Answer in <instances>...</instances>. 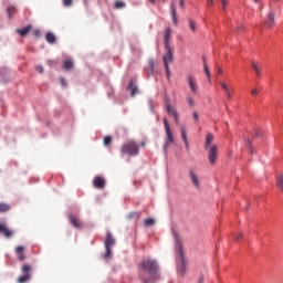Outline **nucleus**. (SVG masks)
<instances>
[{"instance_id": "nucleus-2", "label": "nucleus", "mask_w": 283, "mask_h": 283, "mask_svg": "<svg viewBox=\"0 0 283 283\" xmlns=\"http://www.w3.org/2000/svg\"><path fill=\"white\" fill-rule=\"evenodd\" d=\"M175 240L176 251L179 259V262L177 264V273L182 276L187 273V261L185 260V254L182 253V239H180L178 234H175Z\"/></svg>"}, {"instance_id": "nucleus-54", "label": "nucleus", "mask_w": 283, "mask_h": 283, "mask_svg": "<svg viewBox=\"0 0 283 283\" xmlns=\"http://www.w3.org/2000/svg\"><path fill=\"white\" fill-rule=\"evenodd\" d=\"M254 1V3H260V0H253Z\"/></svg>"}, {"instance_id": "nucleus-11", "label": "nucleus", "mask_w": 283, "mask_h": 283, "mask_svg": "<svg viewBox=\"0 0 283 283\" xmlns=\"http://www.w3.org/2000/svg\"><path fill=\"white\" fill-rule=\"evenodd\" d=\"M263 25H265V28H273L275 25V13L273 11L266 14Z\"/></svg>"}, {"instance_id": "nucleus-41", "label": "nucleus", "mask_w": 283, "mask_h": 283, "mask_svg": "<svg viewBox=\"0 0 283 283\" xmlns=\"http://www.w3.org/2000/svg\"><path fill=\"white\" fill-rule=\"evenodd\" d=\"M244 30V24H238L237 32H242Z\"/></svg>"}, {"instance_id": "nucleus-1", "label": "nucleus", "mask_w": 283, "mask_h": 283, "mask_svg": "<svg viewBox=\"0 0 283 283\" xmlns=\"http://www.w3.org/2000/svg\"><path fill=\"white\" fill-rule=\"evenodd\" d=\"M156 275H158V263L155 260L146 259L139 263V279L144 283L156 280Z\"/></svg>"}, {"instance_id": "nucleus-6", "label": "nucleus", "mask_w": 283, "mask_h": 283, "mask_svg": "<svg viewBox=\"0 0 283 283\" xmlns=\"http://www.w3.org/2000/svg\"><path fill=\"white\" fill-rule=\"evenodd\" d=\"M32 271V265L30 263H24L21 268L23 275L18 277V283H25L32 277L30 272Z\"/></svg>"}, {"instance_id": "nucleus-51", "label": "nucleus", "mask_w": 283, "mask_h": 283, "mask_svg": "<svg viewBox=\"0 0 283 283\" xmlns=\"http://www.w3.org/2000/svg\"><path fill=\"white\" fill-rule=\"evenodd\" d=\"M48 64H49V65H53V64H54V61H48Z\"/></svg>"}, {"instance_id": "nucleus-47", "label": "nucleus", "mask_w": 283, "mask_h": 283, "mask_svg": "<svg viewBox=\"0 0 283 283\" xmlns=\"http://www.w3.org/2000/svg\"><path fill=\"white\" fill-rule=\"evenodd\" d=\"M179 6H180V8H184L185 7V0H179Z\"/></svg>"}, {"instance_id": "nucleus-21", "label": "nucleus", "mask_w": 283, "mask_h": 283, "mask_svg": "<svg viewBox=\"0 0 283 283\" xmlns=\"http://www.w3.org/2000/svg\"><path fill=\"white\" fill-rule=\"evenodd\" d=\"M211 143H213V134L208 133L205 140V149H209V147H211Z\"/></svg>"}, {"instance_id": "nucleus-37", "label": "nucleus", "mask_w": 283, "mask_h": 283, "mask_svg": "<svg viewBox=\"0 0 283 283\" xmlns=\"http://www.w3.org/2000/svg\"><path fill=\"white\" fill-rule=\"evenodd\" d=\"M63 1V4L66 7V8H70V6H72L73 1L72 0H62Z\"/></svg>"}, {"instance_id": "nucleus-17", "label": "nucleus", "mask_w": 283, "mask_h": 283, "mask_svg": "<svg viewBox=\"0 0 283 283\" xmlns=\"http://www.w3.org/2000/svg\"><path fill=\"white\" fill-rule=\"evenodd\" d=\"M171 39V28L166 29L165 35H164V43L165 48H170L169 41Z\"/></svg>"}, {"instance_id": "nucleus-48", "label": "nucleus", "mask_w": 283, "mask_h": 283, "mask_svg": "<svg viewBox=\"0 0 283 283\" xmlns=\"http://www.w3.org/2000/svg\"><path fill=\"white\" fill-rule=\"evenodd\" d=\"M208 1V6H213V0H207Z\"/></svg>"}, {"instance_id": "nucleus-22", "label": "nucleus", "mask_w": 283, "mask_h": 283, "mask_svg": "<svg viewBox=\"0 0 283 283\" xmlns=\"http://www.w3.org/2000/svg\"><path fill=\"white\" fill-rule=\"evenodd\" d=\"M154 60L148 61V66L146 67L147 76H153L154 74Z\"/></svg>"}, {"instance_id": "nucleus-30", "label": "nucleus", "mask_w": 283, "mask_h": 283, "mask_svg": "<svg viewBox=\"0 0 283 283\" xmlns=\"http://www.w3.org/2000/svg\"><path fill=\"white\" fill-rule=\"evenodd\" d=\"M126 6L127 4L123 1H115V3H114L115 10H123V8H126Z\"/></svg>"}, {"instance_id": "nucleus-8", "label": "nucleus", "mask_w": 283, "mask_h": 283, "mask_svg": "<svg viewBox=\"0 0 283 283\" xmlns=\"http://www.w3.org/2000/svg\"><path fill=\"white\" fill-rule=\"evenodd\" d=\"M186 81L191 94H198V81L196 80V76L192 74H188Z\"/></svg>"}, {"instance_id": "nucleus-42", "label": "nucleus", "mask_w": 283, "mask_h": 283, "mask_svg": "<svg viewBox=\"0 0 283 283\" xmlns=\"http://www.w3.org/2000/svg\"><path fill=\"white\" fill-rule=\"evenodd\" d=\"M60 81H61L62 87H67V82L65 81V78L62 77Z\"/></svg>"}, {"instance_id": "nucleus-4", "label": "nucleus", "mask_w": 283, "mask_h": 283, "mask_svg": "<svg viewBox=\"0 0 283 283\" xmlns=\"http://www.w3.org/2000/svg\"><path fill=\"white\" fill-rule=\"evenodd\" d=\"M164 127L167 136L164 145V151H167L169 145H174L176 140L174 139V134L171 133V128L169 127V122L167 120V118H164Z\"/></svg>"}, {"instance_id": "nucleus-33", "label": "nucleus", "mask_w": 283, "mask_h": 283, "mask_svg": "<svg viewBox=\"0 0 283 283\" xmlns=\"http://www.w3.org/2000/svg\"><path fill=\"white\" fill-rule=\"evenodd\" d=\"M155 223L156 221L151 218L145 220V227H154Z\"/></svg>"}, {"instance_id": "nucleus-5", "label": "nucleus", "mask_w": 283, "mask_h": 283, "mask_svg": "<svg viewBox=\"0 0 283 283\" xmlns=\"http://www.w3.org/2000/svg\"><path fill=\"white\" fill-rule=\"evenodd\" d=\"M115 243L116 241L114 240V237H112V233L107 232L106 238L104 240V244L106 249V252L104 253L105 260H107L108 258H112V247H114Z\"/></svg>"}, {"instance_id": "nucleus-14", "label": "nucleus", "mask_w": 283, "mask_h": 283, "mask_svg": "<svg viewBox=\"0 0 283 283\" xmlns=\"http://www.w3.org/2000/svg\"><path fill=\"white\" fill-rule=\"evenodd\" d=\"M15 254H17V259L20 262H23L25 260V248H23V245H18L15 248Z\"/></svg>"}, {"instance_id": "nucleus-25", "label": "nucleus", "mask_w": 283, "mask_h": 283, "mask_svg": "<svg viewBox=\"0 0 283 283\" xmlns=\"http://www.w3.org/2000/svg\"><path fill=\"white\" fill-rule=\"evenodd\" d=\"M45 39L48 43H56V36L52 32H46Z\"/></svg>"}, {"instance_id": "nucleus-49", "label": "nucleus", "mask_w": 283, "mask_h": 283, "mask_svg": "<svg viewBox=\"0 0 283 283\" xmlns=\"http://www.w3.org/2000/svg\"><path fill=\"white\" fill-rule=\"evenodd\" d=\"M217 70H218V74H222L223 71L221 67H218Z\"/></svg>"}, {"instance_id": "nucleus-43", "label": "nucleus", "mask_w": 283, "mask_h": 283, "mask_svg": "<svg viewBox=\"0 0 283 283\" xmlns=\"http://www.w3.org/2000/svg\"><path fill=\"white\" fill-rule=\"evenodd\" d=\"M241 239H242V233L234 234L235 242H238V240H241Z\"/></svg>"}, {"instance_id": "nucleus-16", "label": "nucleus", "mask_w": 283, "mask_h": 283, "mask_svg": "<svg viewBox=\"0 0 283 283\" xmlns=\"http://www.w3.org/2000/svg\"><path fill=\"white\" fill-rule=\"evenodd\" d=\"M0 233L4 235V238H12V231L3 223H0Z\"/></svg>"}, {"instance_id": "nucleus-19", "label": "nucleus", "mask_w": 283, "mask_h": 283, "mask_svg": "<svg viewBox=\"0 0 283 283\" xmlns=\"http://www.w3.org/2000/svg\"><path fill=\"white\" fill-rule=\"evenodd\" d=\"M170 14H171V21L174 25H178V18L176 17V4L171 3L170 6Z\"/></svg>"}, {"instance_id": "nucleus-3", "label": "nucleus", "mask_w": 283, "mask_h": 283, "mask_svg": "<svg viewBox=\"0 0 283 283\" xmlns=\"http://www.w3.org/2000/svg\"><path fill=\"white\" fill-rule=\"evenodd\" d=\"M120 151L124 156H138L140 147L136 142L128 140L120 147Z\"/></svg>"}, {"instance_id": "nucleus-24", "label": "nucleus", "mask_w": 283, "mask_h": 283, "mask_svg": "<svg viewBox=\"0 0 283 283\" xmlns=\"http://www.w3.org/2000/svg\"><path fill=\"white\" fill-rule=\"evenodd\" d=\"M252 65V70H254L256 76H260L261 72H262V67H260V64L255 61H252L251 63Z\"/></svg>"}, {"instance_id": "nucleus-53", "label": "nucleus", "mask_w": 283, "mask_h": 283, "mask_svg": "<svg viewBox=\"0 0 283 283\" xmlns=\"http://www.w3.org/2000/svg\"><path fill=\"white\" fill-rule=\"evenodd\" d=\"M255 136H256V138L260 137V133L255 132Z\"/></svg>"}, {"instance_id": "nucleus-45", "label": "nucleus", "mask_w": 283, "mask_h": 283, "mask_svg": "<svg viewBox=\"0 0 283 283\" xmlns=\"http://www.w3.org/2000/svg\"><path fill=\"white\" fill-rule=\"evenodd\" d=\"M221 3H222L223 10H226L227 4L229 3V1H227V0H221Z\"/></svg>"}, {"instance_id": "nucleus-39", "label": "nucleus", "mask_w": 283, "mask_h": 283, "mask_svg": "<svg viewBox=\"0 0 283 283\" xmlns=\"http://www.w3.org/2000/svg\"><path fill=\"white\" fill-rule=\"evenodd\" d=\"M251 94L252 96H258V94H260V91H258V88H252Z\"/></svg>"}, {"instance_id": "nucleus-15", "label": "nucleus", "mask_w": 283, "mask_h": 283, "mask_svg": "<svg viewBox=\"0 0 283 283\" xmlns=\"http://www.w3.org/2000/svg\"><path fill=\"white\" fill-rule=\"evenodd\" d=\"M220 86L223 90L228 101H231L232 94H231V88H229V85L226 82H220Z\"/></svg>"}, {"instance_id": "nucleus-9", "label": "nucleus", "mask_w": 283, "mask_h": 283, "mask_svg": "<svg viewBox=\"0 0 283 283\" xmlns=\"http://www.w3.org/2000/svg\"><path fill=\"white\" fill-rule=\"evenodd\" d=\"M208 149V160L210 165H216V158H218V146L211 145Z\"/></svg>"}, {"instance_id": "nucleus-20", "label": "nucleus", "mask_w": 283, "mask_h": 283, "mask_svg": "<svg viewBox=\"0 0 283 283\" xmlns=\"http://www.w3.org/2000/svg\"><path fill=\"white\" fill-rule=\"evenodd\" d=\"M32 30V25H27L23 29H18L15 32L21 36H28V33Z\"/></svg>"}, {"instance_id": "nucleus-7", "label": "nucleus", "mask_w": 283, "mask_h": 283, "mask_svg": "<svg viewBox=\"0 0 283 283\" xmlns=\"http://www.w3.org/2000/svg\"><path fill=\"white\" fill-rule=\"evenodd\" d=\"M164 65L166 70V76L169 78L171 72L169 71V63L174 61V53H171V46L166 48V54L163 56Z\"/></svg>"}, {"instance_id": "nucleus-10", "label": "nucleus", "mask_w": 283, "mask_h": 283, "mask_svg": "<svg viewBox=\"0 0 283 283\" xmlns=\"http://www.w3.org/2000/svg\"><path fill=\"white\" fill-rule=\"evenodd\" d=\"M166 112L169 116H172L176 125L180 124V118L178 117V111H176V108L171 106L169 103L166 104Z\"/></svg>"}, {"instance_id": "nucleus-50", "label": "nucleus", "mask_w": 283, "mask_h": 283, "mask_svg": "<svg viewBox=\"0 0 283 283\" xmlns=\"http://www.w3.org/2000/svg\"><path fill=\"white\" fill-rule=\"evenodd\" d=\"M202 282H203V279H202V276H200L198 280V283H202Z\"/></svg>"}, {"instance_id": "nucleus-12", "label": "nucleus", "mask_w": 283, "mask_h": 283, "mask_svg": "<svg viewBox=\"0 0 283 283\" xmlns=\"http://www.w3.org/2000/svg\"><path fill=\"white\" fill-rule=\"evenodd\" d=\"M189 178L196 189H200V177L196 174V171H189Z\"/></svg>"}, {"instance_id": "nucleus-40", "label": "nucleus", "mask_w": 283, "mask_h": 283, "mask_svg": "<svg viewBox=\"0 0 283 283\" xmlns=\"http://www.w3.org/2000/svg\"><path fill=\"white\" fill-rule=\"evenodd\" d=\"M35 70H36V72H39V74H43V66L38 65V66H35Z\"/></svg>"}, {"instance_id": "nucleus-44", "label": "nucleus", "mask_w": 283, "mask_h": 283, "mask_svg": "<svg viewBox=\"0 0 283 283\" xmlns=\"http://www.w3.org/2000/svg\"><path fill=\"white\" fill-rule=\"evenodd\" d=\"M192 118H193L195 123H198V113L197 112L192 113Z\"/></svg>"}, {"instance_id": "nucleus-46", "label": "nucleus", "mask_w": 283, "mask_h": 283, "mask_svg": "<svg viewBox=\"0 0 283 283\" xmlns=\"http://www.w3.org/2000/svg\"><path fill=\"white\" fill-rule=\"evenodd\" d=\"M34 36H41V32L39 30L33 31Z\"/></svg>"}, {"instance_id": "nucleus-27", "label": "nucleus", "mask_w": 283, "mask_h": 283, "mask_svg": "<svg viewBox=\"0 0 283 283\" xmlns=\"http://www.w3.org/2000/svg\"><path fill=\"white\" fill-rule=\"evenodd\" d=\"M63 67L64 70L70 71L72 67H74V62H72V60H64Z\"/></svg>"}, {"instance_id": "nucleus-32", "label": "nucleus", "mask_w": 283, "mask_h": 283, "mask_svg": "<svg viewBox=\"0 0 283 283\" xmlns=\"http://www.w3.org/2000/svg\"><path fill=\"white\" fill-rule=\"evenodd\" d=\"M7 12H8L9 19H12V17H14V14H17V8H14V7H9V8L7 9Z\"/></svg>"}, {"instance_id": "nucleus-13", "label": "nucleus", "mask_w": 283, "mask_h": 283, "mask_svg": "<svg viewBox=\"0 0 283 283\" xmlns=\"http://www.w3.org/2000/svg\"><path fill=\"white\" fill-rule=\"evenodd\" d=\"M93 186L95 189H105V178L96 176L93 180Z\"/></svg>"}, {"instance_id": "nucleus-36", "label": "nucleus", "mask_w": 283, "mask_h": 283, "mask_svg": "<svg viewBox=\"0 0 283 283\" xmlns=\"http://www.w3.org/2000/svg\"><path fill=\"white\" fill-rule=\"evenodd\" d=\"M245 145L250 154H253V147L251 146V139L245 140Z\"/></svg>"}, {"instance_id": "nucleus-52", "label": "nucleus", "mask_w": 283, "mask_h": 283, "mask_svg": "<svg viewBox=\"0 0 283 283\" xmlns=\"http://www.w3.org/2000/svg\"><path fill=\"white\" fill-rule=\"evenodd\" d=\"M149 2L154 6V3H156V0H149Z\"/></svg>"}, {"instance_id": "nucleus-18", "label": "nucleus", "mask_w": 283, "mask_h": 283, "mask_svg": "<svg viewBox=\"0 0 283 283\" xmlns=\"http://www.w3.org/2000/svg\"><path fill=\"white\" fill-rule=\"evenodd\" d=\"M69 221L71 222L72 227H74L75 229H81V221H78V219H76V217H74L73 214L69 216Z\"/></svg>"}, {"instance_id": "nucleus-34", "label": "nucleus", "mask_w": 283, "mask_h": 283, "mask_svg": "<svg viewBox=\"0 0 283 283\" xmlns=\"http://www.w3.org/2000/svg\"><path fill=\"white\" fill-rule=\"evenodd\" d=\"M188 23H189V28H190L191 32H196V21L189 19Z\"/></svg>"}, {"instance_id": "nucleus-26", "label": "nucleus", "mask_w": 283, "mask_h": 283, "mask_svg": "<svg viewBox=\"0 0 283 283\" xmlns=\"http://www.w3.org/2000/svg\"><path fill=\"white\" fill-rule=\"evenodd\" d=\"M10 209H11L10 205L6 202H0V213H8Z\"/></svg>"}, {"instance_id": "nucleus-23", "label": "nucleus", "mask_w": 283, "mask_h": 283, "mask_svg": "<svg viewBox=\"0 0 283 283\" xmlns=\"http://www.w3.org/2000/svg\"><path fill=\"white\" fill-rule=\"evenodd\" d=\"M128 90L130 92V96H136V94H138V86H136V84H134V82L129 83Z\"/></svg>"}, {"instance_id": "nucleus-38", "label": "nucleus", "mask_w": 283, "mask_h": 283, "mask_svg": "<svg viewBox=\"0 0 283 283\" xmlns=\"http://www.w3.org/2000/svg\"><path fill=\"white\" fill-rule=\"evenodd\" d=\"M187 103H188V105H190V107H193V97L188 96L187 97Z\"/></svg>"}, {"instance_id": "nucleus-29", "label": "nucleus", "mask_w": 283, "mask_h": 283, "mask_svg": "<svg viewBox=\"0 0 283 283\" xmlns=\"http://www.w3.org/2000/svg\"><path fill=\"white\" fill-rule=\"evenodd\" d=\"M276 187H279V189L283 191V175H279L276 177Z\"/></svg>"}, {"instance_id": "nucleus-31", "label": "nucleus", "mask_w": 283, "mask_h": 283, "mask_svg": "<svg viewBox=\"0 0 283 283\" xmlns=\"http://www.w3.org/2000/svg\"><path fill=\"white\" fill-rule=\"evenodd\" d=\"M180 132H181V138H182V140H184L186 147H189V144H188V142H187V130H185V127H181V128H180Z\"/></svg>"}, {"instance_id": "nucleus-35", "label": "nucleus", "mask_w": 283, "mask_h": 283, "mask_svg": "<svg viewBox=\"0 0 283 283\" xmlns=\"http://www.w3.org/2000/svg\"><path fill=\"white\" fill-rule=\"evenodd\" d=\"M104 145L105 147H108V145H112V136L104 137Z\"/></svg>"}, {"instance_id": "nucleus-28", "label": "nucleus", "mask_w": 283, "mask_h": 283, "mask_svg": "<svg viewBox=\"0 0 283 283\" xmlns=\"http://www.w3.org/2000/svg\"><path fill=\"white\" fill-rule=\"evenodd\" d=\"M203 72L208 81H211V72H209V66L207 65V61L205 59H203Z\"/></svg>"}]
</instances>
